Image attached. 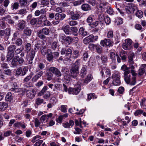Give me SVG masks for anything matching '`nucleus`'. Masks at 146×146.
<instances>
[{"label": "nucleus", "mask_w": 146, "mask_h": 146, "mask_svg": "<svg viewBox=\"0 0 146 146\" xmlns=\"http://www.w3.org/2000/svg\"><path fill=\"white\" fill-rule=\"evenodd\" d=\"M80 65V60H77L72 66L70 70L69 75L75 78L79 74V68Z\"/></svg>", "instance_id": "obj_1"}, {"label": "nucleus", "mask_w": 146, "mask_h": 146, "mask_svg": "<svg viewBox=\"0 0 146 146\" xmlns=\"http://www.w3.org/2000/svg\"><path fill=\"white\" fill-rule=\"evenodd\" d=\"M131 73L132 74V76L131 78L130 74L128 75L124 78V80L127 84L131 85H135L136 82V76L137 74L136 73L134 70H131Z\"/></svg>", "instance_id": "obj_2"}, {"label": "nucleus", "mask_w": 146, "mask_h": 146, "mask_svg": "<svg viewBox=\"0 0 146 146\" xmlns=\"http://www.w3.org/2000/svg\"><path fill=\"white\" fill-rule=\"evenodd\" d=\"M16 49L15 45H10L7 49V56L8 61L10 60L14 56V52Z\"/></svg>", "instance_id": "obj_3"}, {"label": "nucleus", "mask_w": 146, "mask_h": 146, "mask_svg": "<svg viewBox=\"0 0 146 146\" xmlns=\"http://www.w3.org/2000/svg\"><path fill=\"white\" fill-rule=\"evenodd\" d=\"M50 33V30L49 29L46 27L43 28L41 30H38L37 31L38 36L40 39L44 40L45 38V36L43 34L46 35H48Z\"/></svg>", "instance_id": "obj_4"}, {"label": "nucleus", "mask_w": 146, "mask_h": 146, "mask_svg": "<svg viewBox=\"0 0 146 146\" xmlns=\"http://www.w3.org/2000/svg\"><path fill=\"white\" fill-rule=\"evenodd\" d=\"M98 36H94L93 35H91L85 38L83 40L84 43L85 44H88L90 42H94L96 41L98 39Z\"/></svg>", "instance_id": "obj_5"}, {"label": "nucleus", "mask_w": 146, "mask_h": 146, "mask_svg": "<svg viewBox=\"0 0 146 146\" xmlns=\"http://www.w3.org/2000/svg\"><path fill=\"white\" fill-rule=\"evenodd\" d=\"M72 50L70 48L66 47L62 48L60 51V53L62 55L65 54L67 58H70L72 55Z\"/></svg>", "instance_id": "obj_6"}, {"label": "nucleus", "mask_w": 146, "mask_h": 146, "mask_svg": "<svg viewBox=\"0 0 146 146\" xmlns=\"http://www.w3.org/2000/svg\"><path fill=\"white\" fill-rule=\"evenodd\" d=\"M69 15L72 20H76L79 19L80 18L81 13L79 11L74 10L70 12Z\"/></svg>", "instance_id": "obj_7"}, {"label": "nucleus", "mask_w": 146, "mask_h": 146, "mask_svg": "<svg viewBox=\"0 0 146 146\" xmlns=\"http://www.w3.org/2000/svg\"><path fill=\"white\" fill-rule=\"evenodd\" d=\"M81 90V87L80 85H78L74 86V88H70L68 90V93L70 94H78Z\"/></svg>", "instance_id": "obj_8"}, {"label": "nucleus", "mask_w": 146, "mask_h": 146, "mask_svg": "<svg viewBox=\"0 0 146 146\" xmlns=\"http://www.w3.org/2000/svg\"><path fill=\"white\" fill-rule=\"evenodd\" d=\"M132 41L130 39H127L125 40V42L122 45V48L125 50H129L131 47V44Z\"/></svg>", "instance_id": "obj_9"}, {"label": "nucleus", "mask_w": 146, "mask_h": 146, "mask_svg": "<svg viewBox=\"0 0 146 146\" xmlns=\"http://www.w3.org/2000/svg\"><path fill=\"white\" fill-rule=\"evenodd\" d=\"M26 24V22L23 20H19L16 25L17 29L20 31H22L24 29Z\"/></svg>", "instance_id": "obj_10"}, {"label": "nucleus", "mask_w": 146, "mask_h": 146, "mask_svg": "<svg viewBox=\"0 0 146 146\" xmlns=\"http://www.w3.org/2000/svg\"><path fill=\"white\" fill-rule=\"evenodd\" d=\"M49 70L57 77H60L62 76V73L60 71L56 68L51 67L50 68Z\"/></svg>", "instance_id": "obj_11"}, {"label": "nucleus", "mask_w": 146, "mask_h": 146, "mask_svg": "<svg viewBox=\"0 0 146 146\" xmlns=\"http://www.w3.org/2000/svg\"><path fill=\"white\" fill-rule=\"evenodd\" d=\"M100 43L102 46H106L110 47L112 45V42L110 39H105L101 40Z\"/></svg>", "instance_id": "obj_12"}, {"label": "nucleus", "mask_w": 146, "mask_h": 146, "mask_svg": "<svg viewBox=\"0 0 146 146\" xmlns=\"http://www.w3.org/2000/svg\"><path fill=\"white\" fill-rule=\"evenodd\" d=\"M137 9V6L135 5L131 7H127L126 8V11L128 14H133L134 13L135 10Z\"/></svg>", "instance_id": "obj_13"}, {"label": "nucleus", "mask_w": 146, "mask_h": 146, "mask_svg": "<svg viewBox=\"0 0 146 146\" xmlns=\"http://www.w3.org/2000/svg\"><path fill=\"white\" fill-rule=\"evenodd\" d=\"M35 54V51H34L33 49L31 50V54L30 55H27V57L28 58L29 64H30L32 65L33 64V61Z\"/></svg>", "instance_id": "obj_14"}, {"label": "nucleus", "mask_w": 146, "mask_h": 146, "mask_svg": "<svg viewBox=\"0 0 146 146\" xmlns=\"http://www.w3.org/2000/svg\"><path fill=\"white\" fill-rule=\"evenodd\" d=\"M53 56L51 50L50 49H48L46 52V58L47 60L51 62H53Z\"/></svg>", "instance_id": "obj_15"}, {"label": "nucleus", "mask_w": 146, "mask_h": 146, "mask_svg": "<svg viewBox=\"0 0 146 146\" xmlns=\"http://www.w3.org/2000/svg\"><path fill=\"white\" fill-rule=\"evenodd\" d=\"M66 15L64 13H56L55 14V19L58 21H62L66 17Z\"/></svg>", "instance_id": "obj_16"}, {"label": "nucleus", "mask_w": 146, "mask_h": 146, "mask_svg": "<svg viewBox=\"0 0 146 146\" xmlns=\"http://www.w3.org/2000/svg\"><path fill=\"white\" fill-rule=\"evenodd\" d=\"M44 74L42 71H41L38 72L34 76L32 79V81L33 82H36Z\"/></svg>", "instance_id": "obj_17"}, {"label": "nucleus", "mask_w": 146, "mask_h": 146, "mask_svg": "<svg viewBox=\"0 0 146 146\" xmlns=\"http://www.w3.org/2000/svg\"><path fill=\"white\" fill-rule=\"evenodd\" d=\"M79 35L80 36L84 37L88 35V32L86 31L84 28L83 27H81L79 30Z\"/></svg>", "instance_id": "obj_18"}, {"label": "nucleus", "mask_w": 146, "mask_h": 146, "mask_svg": "<svg viewBox=\"0 0 146 146\" xmlns=\"http://www.w3.org/2000/svg\"><path fill=\"white\" fill-rule=\"evenodd\" d=\"M127 52L124 50H122L119 52V56L121 58V60L123 62L126 61Z\"/></svg>", "instance_id": "obj_19"}, {"label": "nucleus", "mask_w": 146, "mask_h": 146, "mask_svg": "<svg viewBox=\"0 0 146 146\" xmlns=\"http://www.w3.org/2000/svg\"><path fill=\"white\" fill-rule=\"evenodd\" d=\"M135 57L134 54L133 52L130 51L129 53L128 56V62L131 65H132L134 63L133 58Z\"/></svg>", "instance_id": "obj_20"}, {"label": "nucleus", "mask_w": 146, "mask_h": 146, "mask_svg": "<svg viewBox=\"0 0 146 146\" xmlns=\"http://www.w3.org/2000/svg\"><path fill=\"white\" fill-rule=\"evenodd\" d=\"M26 94L28 98L30 99H32L35 96V92L33 90H28L26 91Z\"/></svg>", "instance_id": "obj_21"}, {"label": "nucleus", "mask_w": 146, "mask_h": 146, "mask_svg": "<svg viewBox=\"0 0 146 146\" xmlns=\"http://www.w3.org/2000/svg\"><path fill=\"white\" fill-rule=\"evenodd\" d=\"M87 70V66L85 65H83L80 70V75L82 77H84L86 74Z\"/></svg>", "instance_id": "obj_22"}, {"label": "nucleus", "mask_w": 146, "mask_h": 146, "mask_svg": "<svg viewBox=\"0 0 146 146\" xmlns=\"http://www.w3.org/2000/svg\"><path fill=\"white\" fill-rule=\"evenodd\" d=\"M44 45V43L43 42V41H42L40 43L39 42H37L35 45L34 49H33L34 51L36 50V52L39 49H40L42 47V45Z\"/></svg>", "instance_id": "obj_23"}, {"label": "nucleus", "mask_w": 146, "mask_h": 146, "mask_svg": "<svg viewBox=\"0 0 146 146\" xmlns=\"http://www.w3.org/2000/svg\"><path fill=\"white\" fill-rule=\"evenodd\" d=\"M25 48L27 53V55H30L31 52V51L32 48L31 44L29 43H27L25 45Z\"/></svg>", "instance_id": "obj_24"}, {"label": "nucleus", "mask_w": 146, "mask_h": 146, "mask_svg": "<svg viewBox=\"0 0 146 146\" xmlns=\"http://www.w3.org/2000/svg\"><path fill=\"white\" fill-rule=\"evenodd\" d=\"M8 104L6 102H0V111H3L8 107Z\"/></svg>", "instance_id": "obj_25"}, {"label": "nucleus", "mask_w": 146, "mask_h": 146, "mask_svg": "<svg viewBox=\"0 0 146 146\" xmlns=\"http://www.w3.org/2000/svg\"><path fill=\"white\" fill-rule=\"evenodd\" d=\"M18 86L16 82L13 83L12 88L10 89L11 91L14 92H17L19 91V89L18 88Z\"/></svg>", "instance_id": "obj_26"}, {"label": "nucleus", "mask_w": 146, "mask_h": 146, "mask_svg": "<svg viewBox=\"0 0 146 146\" xmlns=\"http://www.w3.org/2000/svg\"><path fill=\"white\" fill-rule=\"evenodd\" d=\"M74 122L72 120L70 121L69 123L66 122L63 123L64 127L66 128H70V127H72L74 125Z\"/></svg>", "instance_id": "obj_27"}, {"label": "nucleus", "mask_w": 146, "mask_h": 146, "mask_svg": "<svg viewBox=\"0 0 146 146\" xmlns=\"http://www.w3.org/2000/svg\"><path fill=\"white\" fill-rule=\"evenodd\" d=\"M70 27L68 25H67L64 27H62V29L66 35H69L71 31H70Z\"/></svg>", "instance_id": "obj_28"}, {"label": "nucleus", "mask_w": 146, "mask_h": 146, "mask_svg": "<svg viewBox=\"0 0 146 146\" xmlns=\"http://www.w3.org/2000/svg\"><path fill=\"white\" fill-rule=\"evenodd\" d=\"M120 73L118 72H116V73L113 74L111 76V78L113 80H120Z\"/></svg>", "instance_id": "obj_29"}, {"label": "nucleus", "mask_w": 146, "mask_h": 146, "mask_svg": "<svg viewBox=\"0 0 146 146\" xmlns=\"http://www.w3.org/2000/svg\"><path fill=\"white\" fill-rule=\"evenodd\" d=\"M116 55L114 52H111L110 53V57L113 62L115 63L116 62Z\"/></svg>", "instance_id": "obj_30"}, {"label": "nucleus", "mask_w": 146, "mask_h": 146, "mask_svg": "<svg viewBox=\"0 0 146 146\" xmlns=\"http://www.w3.org/2000/svg\"><path fill=\"white\" fill-rule=\"evenodd\" d=\"M82 9L85 11L90 10L91 9L90 6L88 4H82L81 7Z\"/></svg>", "instance_id": "obj_31"}, {"label": "nucleus", "mask_w": 146, "mask_h": 146, "mask_svg": "<svg viewBox=\"0 0 146 146\" xmlns=\"http://www.w3.org/2000/svg\"><path fill=\"white\" fill-rule=\"evenodd\" d=\"M108 3L103 1L100 5L99 10H100L101 12H103L104 11L105 6L108 4Z\"/></svg>", "instance_id": "obj_32"}, {"label": "nucleus", "mask_w": 146, "mask_h": 146, "mask_svg": "<svg viewBox=\"0 0 146 146\" xmlns=\"http://www.w3.org/2000/svg\"><path fill=\"white\" fill-rule=\"evenodd\" d=\"M13 98V97L12 94L11 93L9 92L6 95L5 99L6 101L10 102L12 100Z\"/></svg>", "instance_id": "obj_33"}, {"label": "nucleus", "mask_w": 146, "mask_h": 146, "mask_svg": "<svg viewBox=\"0 0 146 146\" xmlns=\"http://www.w3.org/2000/svg\"><path fill=\"white\" fill-rule=\"evenodd\" d=\"M27 12L28 11L26 8H23L18 11V14L24 16L26 15Z\"/></svg>", "instance_id": "obj_34"}, {"label": "nucleus", "mask_w": 146, "mask_h": 146, "mask_svg": "<svg viewBox=\"0 0 146 146\" xmlns=\"http://www.w3.org/2000/svg\"><path fill=\"white\" fill-rule=\"evenodd\" d=\"M19 6V3L17 2L13 3L11 4V8L13 10H17Z\"/></svg>", "instance_id": "obj_35"}, {"label": "nucleus", "mask_w": 146, "mask_h": 146, "mask_svg": "<svg viewBox=\"0 0 146 146\" xmlns=\"http://www.w3.org/2000/svg\"><path fill=\"white\" fill-rule=\"evenodd\" d=\"M31 30L28 28L25 29L23 31V33L25 35L30 36L31 34Z\"/></svg>", "instance_id": "obj_36"}, {"label": "nucleus", "mask_w": 146, "mask_h": 146, "mask_svg": "<svg viewBox=\"0 0 146 146\" xmlns=\"http://www.w3.org/2000/svg\"><path fill=\"white\" fill-rule=\"evenodd\" d=\"M70 30L72 32V34L75 36H77L78 35V29L76 27H71Z\"/></svg>", "instance_id": "obj_37"}, {"label": "nucleus", "mask_w": 146, "mask_h": 146, "mask_svg": "<svg viewBox=\"0 0 146 146\" xmlns=\"http://www.w3.org/2000/svg\"><path fill=\"white\" fill-rule=\"evenodd\" d=\"M19 56H17L14 57L12 60L11 62V64L14 66H17L18 65L17 58H18Z\"/></svg>", "instance_id": "obj_38"}, {"label": "nucleus", "mask_w": 146, "mask_h": 146, "mask_svg": "<svg viewBox=\"0 0 146 146\" xmlns=\"http://www.w3.org/2000/svg\"><path fill=\"white\" fill-rule=\"evenodd\" d=\"M92 79V77L90 74H88L84 81V83L87 84Z\"/></svg>", "instance_id": "obj_39"}, {"label": "nucleus", "mask_w": 146, "mask_h": 146, "mask_svg": "<svg viewBox=\"0 0 146 146\" xmlns=\"http://www.w3.org/2000/svg\"><path fill=\"white\" fill-rule=\"evenodd\" d=\"M94 16L92 15H91L89 16L86 19V21L89 26H91V23L93 21Z\"/></svg>", "instance_id": "obj_40"}, {"label": "nucleus", "mask_w": 146, "mask_h": 146, "mask_svg": "<svg viewBox=\"0 0 146 146\" xmlns=\"http://www.w3.org/2000/svg\"><path fill=\"white\" fill-rule=\"evenodd\" d=\"M72 54L74 58H76L79 56V51L78 50H74Z\"/></svg>", "instance_id": "obj_41"}, {"label": "nucleus", "mask_w": 146, "mask_h": 146, "mask_svg": "<svg viewBox=\"0 0 146 146\" xmlns=\"http://www.w3.org/2000/svg\"><path fill=\"white\" fill-rule=\"evenodd\" d=\"M61 72L63 73H64V74L65 77L66 76V77L67 76V75L68 73V70L67 68L64 67H62Z\"/></svg>", "instance_id": "obj_42"}, {"label": "nucleus", "mask_w": 146, "mask_h": 146, "mask_svg": "<svg viewBox=\"0 0 146 146\" xmlns=\"http://www.w3.org/2000/svg\"><path fill=\"white\" fill-rule=\"evenodd\" d=\"M48 89V87L46 86H44L41 91L38 94L39 96H41L43 95Z\"/></svg>", "instance_id": "obj_43"}, {"label": "nucleus", "mask_w": 146, "mask_h": 146, "mask_svg": "<svg viewBox=\"0 0 146 146\" xmlns=\"http://www.w3.org/2000/svg\"><path fill=\"white\" fill-rule=\"evenodd\" d=\"M96 64V60L94 59L90 60L88 62V65L90 67H94Z\"/></svg>", "instance_id": "obj_44"}, {"label": "nucleus", "mask_w": 146, "mask_h": 146, "mask_svg": "<svg viewBox=\"0 0 146 146\" xmlns=\"http://www.w3.org/2000/svg\"><path fill=\"white\" fill-rule=\"evenodd\" d=\"M101 59L102 64L104 65H106L107 60V56L105 55H102L101 56Z\"/></svg>", "instance_id": "obj_45"}, {"label": "nucleus", "mask_w": 146, "mask_h": 146, "mask_svg": "<svg viewBox=\"0 0 146 146\" xmlns=\"http://www.w3.org/2000/svg\"><path fill=\"white\" fill-rule=\"evenodd\" d=\"M40 49L41 50V52L42 54L43 55H45L47 52L45 45H42V47Z\"/></svg>", "instance_id": "obj_46"}, {"label": "nucleus", "mask_w": 146, "mask_h": 146, "mask_svg": "<svg viewBox=\"0 0 146 146\" xmlns=\"http://www.w3.org/2000/svg\"><path fill=\"white\" fill-rule=\"evenodd\" d=\"M135 15L139 18H141L143 17V13L141 10H138L136 12Z\"/></svg>", "instance_id": "obj_47"}, {"label": "nucleus", "mask_w": 146, "mask_h": 146, "mask_svg": "<svg viewBox=\"0 0 146 146\" xmlns=\"http://www.w3.org/2000/svg\"><path fill=\"white\" fill-rule=\"evenodd\" d=\"M129 68L127 67V68H125L123 70L124 71V78L130 74H129L130 71L129 70Z\"/></svg>", "instance_id": "obj_48"}, {"label": "nucleus", "mask_w": 146, "mask_h": 146, "mask_svg": "<svg viewBox=\"0 0 146 146\" xmlns=\"http://www.w3.org/2000/svg\"><path fill=\"white\" fill-rule=\"evenodd\" d=\"M115 22L117 25H120L123 23V19L120 17L116 18Z\"/></svg>", "instance_id": "obj_49"}, {"label": "nucleus", "mask_w": 146, "mask_h": 146, "mask_svg": "<svg viewBox=\"0 0 146 146\" xmlns=\"http://www.w3.org/2000/svg\"><path fill=\"white\" fill-rule=\"evenodd\" d=\"M48 120L47 116H46V114L42 115L40 119V121L42 123H44V121H46V122H47Z\"/></svg>", "instance_id": "obj_50"}, {"label": "nucleus", "mask_w": 146, "mask_h": 146, "mask_svg": "<svg viewBox=\"0 0 146 146\" xmlns=\"http://www.w3.org/2000/svg\"><path fill=\"white\" fill-rule=\"evenodd\" d=\"M58 46V42L54 41L51 44V48L53 50H54Z\"/></svg>", "instance_id": "obj_51"}, {"label": "nucleus", "mask_w": 146, "mask_h": 146, "mask_svg": "<svg viewBox=\"0 0 146 146\" xmlns=\"http://www.w3.org/2000/svg\"><path fill=\"white\" fill-rule=\"evenodd\" d=\"M33 75L32 73L30 74L29 76L25 77L23 81V82L25 83L28 82L31 78Z\"/></svg>", "instance_id": "obj_52"}, {"label": "nucleus", "mask_w": 146, "mask_h": 146, "mask_svg": "<svg viewBox=\"0 0 146 146\" xmlns=\"http://www.w3.org/2000/svg\"><path fill=\"white\" fill-rule=\"evenodd\" d=\"M19 3L22 7H25L27 4V0H20Z\"/></svg>", "instance_id": "obj_53"}, {"label": "nucleus", "mask_w": 146, "mask_h": 146, "mask_svg": "<svg viewBox=\"0 0 146 146\" xmlns=\"http://www.w3.org/2000/svg\"><path fill=\"white\" fill-rule=\"evenodd\" d=\"M41 4L43 6H47L49 4L50 1L49 0H40Z\"/></svg>", "instance_id": "obj_54"}, {"label": "nucleus", "mask_w": 146, "mask_h": 146, "mask_svg": "<svg viewBox=\"0 0 146 146\" xmlns=\"http://www.w3.org/2000/svg\"><path fill=\"white\" fill-rule=\"evenodd\" d=\"M97 52L99 54L102 52V47L99 45H96L95 47Z\"/></svg>", "instance_id": "obj_55"}, {"label": "nucleus", "mask_w": 146, "mask_h": 146, "mask_svg": "<svg viewBox=\"0 0 146 146\" xmlns=\"http://www.w3.org/2000/svg\"><path fill=\"white\" fill-rule=\"evenodd\" d=\"M120 80H113L112 81V84L113 85L115 86H119L121 84Z\"/></svg>", "instance_id": "obj_56"}, {"label": "nucleus", "mask_w": 146, "mask_h": 146, "mask_svg": "<svg viewBox=\"0 0 146 146\" xmlns=\"http://www.w3.org/2000/svg\"><path fill=\"white\" fill-rule=\"evenodd\" d=\"M35 123V126L36 127H37L40 124V122L39 121V119L37 118L35 119V120L33 121Z\"/></svg>", "instance_id": "obj_57"}, {"label": "nucleus", "mask_w": 146, "mask_h": 146, "mask_svg": "<svg viewBox=\"0 0 146 146\" xmlns=\"http://www.w3.org/2000/svg\"><path fill=\"white\" fill-rule=\"evenodd\" d=\"M107 12L110 15H112L113 13V9L110 7H108L107 8Z\"/></svg>", "instance_id": "obj_58"}, {"label": "nucleus", "mask_w": 146, "mask_h": 146, "mask_svg": "<svg viewBox=\"0 0 146 146\" xmlns=\"http://www.w3.org/2000/svg\"><path fill=\"white\" fill-rule=\"evenodd\" d=\"M57 102V100L55 97H52L50 100V102L52 104L55 105Z\"/></svg>", "instance_id": "obj_59"}, {"label": "nucleus", "mask_w": 146, "mask_h": 146, "mask_svg": "<svg viewBox=\"0 0 146 146\" xmlns=\"http://www.w3.org/2000/svg\"><path fill=\"white\" fill-rule=\"evenodd\" d=\"M35 102L36 104L38 105L41 104L43 102V100L38 98L36 99Z\"/></svg>", "instance_id": "obj_60"}, {"label": "nucleus", "mask_w": 146, "mask_h": 146, "mask_svg": "<svg viewBox=\"0 0 146 146\" xmlns=\"http://www.w3.org/2000/svg\"><path fill=\"white\" fill-rule=\"evenodd\" d=\"M96 44H94L90 43L88 45V48L92 51H94V48L96 47Z\"/></svg>", "instance_id": "obj_61"}, {"label": "nucleus", "mask_w": 146, "mask_h": 146, "mask_svg": "<svg viewBox=\"0 0 146 146\" xmlns=\"http://www.w3.org/2000/svg\"><path fill=\"white\" fill-rule=\"evenodd\" d=\"M28 69L27 67H25L23 69L22 68L21 75L24 76L25 75L28 71Z\"/></svg>", "instance_id": "obj_62"}, {"label": "nucleus", "mask_w": 146, "mask_h": 146, "mask_svg": "<svg viewBox=\"0 0 146 146\" xmlns=\"http://www.w3.org/2000/svg\"><path fill=\"white\" fill-rule=\"evenodd\" d=\"M104 20L107 25H109L111 23V19L108 16H106L105 17Z\"/></svg>", "instance_id": "obj_63"}, {"label": "nucleus", "mask_w": 146, "mask_h": 146, "mask_svg": "<svg viewBox=\"0 0 146 146\" xmlns=\"http://www.w3.org/2000/svg\"><path fill=\"white\" fill-rule=\"evenodd\" d=\"M15 43L17 45L21 46L23 43V41L21 38H18L17 39Z\"/></svg>", "instance_id": "obj_64"}]
</instances>
